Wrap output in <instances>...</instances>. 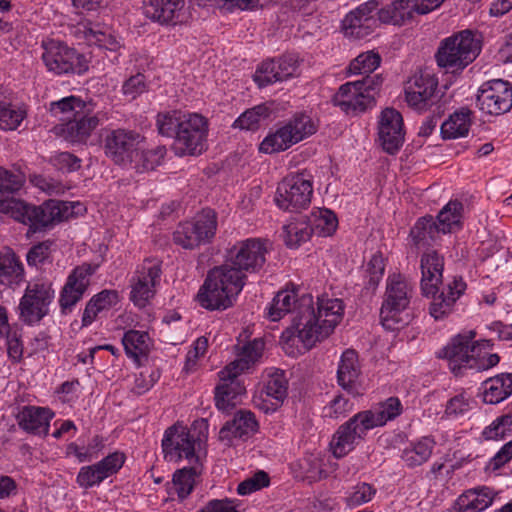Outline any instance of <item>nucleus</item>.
<instances>
[{"label":"nucleus","mask_w":512,"mask_h":512,"mask_svg":"<svg viewBox=\"0 0 512 512\" xmlns=\"http://www.w3.org/2000/svg\"><path fill=\"white\" fill-rule=\"evenodd\" d=\"M25 175L21 171L0 167V212L9 214L16 221L28 225L33 231L67 220L73 213L69 202L49 200L41 206H35L15 199L13 195L25 184Z\"/></svg>","instance_id":"obj_1"},{"label":"nucleus","mask_w":512,"mask_h":512,"mask_svg":"<svg viewBox=\"0 0 512 512\" xmlns=\"http://www.w3.org/2000/svg\"><path fill=\"white\" fill-rule=\"evenodd\" d=\"M298 313L295 322L298 342L301 351H307L331 335L342 320L344 305L341 299L322 296L318 298L315 307L313 297L303 294Z\"/></svg>","instance_id":"obj_2"},{"label":"nucleus","mask_w":512,"mask_h":512,"mask_svg":"<svg viewBox=\"0 0 512 512\" xmlns=\"http://www.w3.org/2000/svg\"><path fill=\"white\" fill-rule=\"evenodd\" d=\"M156 126L159 134L174 139L171 148L177 156H198L207 148L208 121L198 113H158Z\"/></svg>","instance_id":"obj_3"},{"label":"nucleus","mask_w":512,"mask_h":512,"mask_svg":"<svg viewBox=\"0 0 512 512\" xmlns=\"http://www.w3.org/2000/svg\"><path fill=\"white\" fill-rule=\"evenodd\" d=\"M475 336L474 330L464 331L454 336L443 348L440 357L448 361L449 368L454 375H461L466 369L488 370L499 363L498 354L485 352L492 349L491 341H475Z\"/></svg>","instance_id":"obj_4"},{"label":"nucleus","mask_w":512,"mask_h":512,"mask_svg":"<svg viewBox=\"0 0 512 512\" xmlns=\"http://www.w3.org/2000/svg\"><path fill=\"white\" fill-rule=\"evenodd\" d=\"M246 276L229 263L209 271L198 292V301L208 310H225L232 306L245 285Z\"/></svg>","instance_id":"obj_5"},{"label":"nucleus","mask_w":512,"mask_h":512,"mask_svg":"<svg viewBox=\"0 0 512 512\" xmlns=\"http://www.w3.org/2000/svg\"><path fill=\"white\" fill-rule=\"evenodd\" d=\"M481 49L480 36L470 30H463L442 40L435 58L438 66L456 72L472 63Z\"/></svg>","instance_id":"obj_6"},{"label":"nucleus","mask_w":512,"mask_h":512,"mask_svg":"<svg viewBox=\"0 0 512 512\" xmlns=\"http://www.w3.org/2000/svg\"><path fill=\"white\" fill-rule=\"evenodd\" d=\"M380 75L366 76L361 80L341 85L333 96V103L346 114L357 115L375 105V95L382 85Z\"/></svg>","instance_id":"obj_7"},{"label":"nucleus","mask_w":512,"mask_h":512,"mask_svg":"<svg viewBox=\"0 0 512 512\" xmlns=\"http://www.w3.org/2000/svg\"><path fill=\"white\" fill-rule=\"evenodd\" d=\"M302 295H299L297 289H284L279 291L273 298L268 308V318L271 321H278L288 313H293L292 325L287 328L281 335V343L283 349L287 354L294 355L295 352L292 350L294 346L297 348V352L301 353V348L298 344V329L296 326V319L299 316V306L302 300Z\"/></svg>","instance_id":"obj_8"},{"label":"nucleus","mask_w":512,"mask_h":512,"mask_svg":"<svg viewBox=\"0 0 512 512\" xmlns=\"http://www.w3.org/2000/svg\"><path fill=\"white\" fill-rule=\"evenodd\" d=\"M412 291V285L401 274L388 276L385 298L380 310L381 322L386 330L398 329V315L408 307Z\"/></svg>","instance_id":"obj_9"},{"label":"nucleus","mask_w":512,"mask_h":512,"mask_svg":"<svg viewBox=\"0 0 512 512\" xmlns=\"http://www.w3.org/2000/svg\"><path fill=\"white\" fill-rule=\"evenodd\" d=\"M144 137L130 129H107L103 135L104 154L114 164L126 166L139 155Z\"/></svg>","instance_id":"obj_10"},{"label":"nucleus","mask_w":512,"mask_h":512,"mask_svg":"<svg viewBox=\"0 0 512 512\" xmlns=\"http://www.w3.org/2000/svg\"><path fill=\"white\" fill-rule=\"evenodd\" d=\"M217 216L211 209L202 210L193 220L180 223L173 233L174 243L184 249H194L215 236Z\"/></svg>","instance_id":"obj_11"},{"label":"nucleus","mask_w":512,"mask_h":512,"mask_svg":"<svg viewBox=\"0 0 512 512\" xmlns=\"http://www.w3.org/2000/svg\"><path fill=\"white\" fill-rule=\"evenodd\" d=\"M312 194L311 175L304 172L291 174L278 185L275 202L280 209L296 211L309 206Z\"/></svg>","instance_id":"obj_12"},{"label":"nucleus","mask_w":512,"mask_h":512,"mask_svg":"<svg viewBox=\"0 0 512 512\" xmlns=\"http://www.w3.org/2000/svg\"><path fill=\"white\" fill-rule=\"evenodd\" d=\"M54 297L55 291L51 282L38 280L29 284L20 299V319L29 325L39 322L48 314Z\"/></svg>","instance_id":"obj_13"},{"label":"nucleus","mask_w":512,"mask_h":512,"mask_svg":"<svg viewBox=\"0 0 512 512\" xmlns=\"http://www.w3.org/2000/svg\"><path fill=\"white\" fill-rule=\"evenodd\" d=\"M43 49V62L47 69L55 74H81L88 69L85 56L62 42H44Z\"/></svg>","instance_id":"obj_14"},{"label":"nucleus","mask_w":512,"mask_h":512,"mask_svg":"<svg viewBox=\"0 0 512 512\" xmlns=\"http://www.w3.org/2000/svg\"><path fill=\"white\" fill-rule=\"evenodd\" d=\"M268 240L248 238L238 241L228 252L227 263L240 273H256L266 262Z\"/></svg>","instance_id":"obj_15"},{"label":"nucleus","mask_w":512,"mask_h":512,"mask_svg":"<svg viewBox=\"0 0 512 512\" xmlns=\"http://www.w3.org/2000/svg\"><path fill=\"white\" fill-rule=\"evenodd\" d=\"M476 106L487 115L498 116L512 108V85L502 79L484 82L478 89Z\"/></svg>","instance_id":"obj_16"},{"label":"nucleus","mask_w":512,"mask_h":512,"mask_svg":"<svg viewBox=\"0 0 512 512\" xmlns=\"http://www.w3.org/2000/svg\"><path fill=\"white\" fill-rule=\"evenodd\" d=\"M195 449L196 439L185 426L175 424L165 431L162 450L167 461L179 462L186 459L190 463H198Z\"/></svg>","instance_id":"obj_17"},{"label":"nucleus","mask_w":512,"mask_h":512,"mask_svg":"<svg viewBox=\"0 0 512 512\" xmlns=\"http://www.w3.org/2000/svg\"><path fill=\"white\" fill-rule=\"evenodd\" d=\"M160 275L161 264L157 259H146L138 266L130 281V300L135 306L143 308L154 297Z\"/></svg>","instance_id":"obj_18"},{"label":"nucleus","mask_w":512,"mask_h":512,"mask_svg":"<svg viewBox=\"0 0 512 512\" xmlns=\"http://www.w3.org/2000/svg\"><path fill=\"white\" fill-rule=\"evenodd\" d=\"M97 266L84 263L75 267L68 275L58 299L61 314L71 313L80 302L90 285V277L95 273Z\"/></svg>","instance_id":"obj_19"},{"label":"nucleus","mask_w":512,"mask_h":512,"mask_svg":"<svg viewBox=\"0 0 512 512\" xmlns=\"http://www.w3.org/2000/svg\"><path fill=\"white\" fill-rule=\"evenodd\" d=\"M379 2L369 0L349 12L342 21V30L347 38L361 40L369 36L378 26Z\"/></svg>","instance_id":"obj_20"},{"label":"nucleus","mask_w":512,"mask_h":512,"mask_svg":"<svg viewBox=\"0 0 512 512\" xmlns=\"http://www.w3.org/2000/svg\"><path fill=\"white\" fill-rule=\"evenodd\" d=\"M122 452H113L95 464L80 468L76 483L83 489L99 486L105 479L115 475L125 463Z\"/></svg>","instance_id":"obj_21"},{"label":"nucleus","mask_w":512,"mask_h":512,"mask_svg":"<svg viewBox=\"0 0 512 512\" xmlns=\"http://www.w3.org/2000/svg\"><path fill=\"white\" fill-rule=\"evenodd\" d=\"M71 33L78 40L84 41L89 45H96L99 48L106 49L115 53L112 62L118 61L119 51L122 48L120 40L108 31L103 25L93 23L88 19L79 21L71 28Z\"/></svg>","instance_id":"obj_22"},{"label":"nucleus","mask_w":512,"mask_h":512,"mask_svg":"<svg viewBox=\"0 0 512 512\" xmlns=\"http://www.w3.org/2000/svg\"><path fill=\"white\" fill-rule=\"evenodd\" d=\"M438 79L428 72L414 74L405 85V100L408 106L418 111L427 110L435 99Z\"/></svg>","instance_id":"obj_23"},{"label":"nucleus","mask_w":512,"mask_h":512,"mask_svg":"<svg viewBox=\"0 0 512 512\" xmlns=\"http://www.w3.org/2000/svg\"><path fill=\"white\" fill-rule=\"evenodd\" d=\"M370 426L364 422V417L359 412L342 424L335 432L330 443L335 457L341 458L347 455L364 438Z\"/></svg>","instance_id":"obj_24"},{"label":"nucleus","mask_w":512,"mask_h":512,"mask_svg":"<svg viewBox=\"0 0 512 512\" xmlns=\"http://www.w3.org/2000/svg\"><path fill=\"white\" fill-rule=\"evenodd\" d=\"M403 118L394 108L384 109L378 119V138L384 151L395 154L404 143Z\"/></svg>","instance_id":"obj_25"},{"label":"nucleus","mask_w":512,"mask_h":512,"mask_svg":"<svg viewBox=\"0 0 512 512\" xmlns=\"http://www.w3.org/2000/svg\"><path fill=\"white\" fill-rule=\"evenodd\" d=\"M362 372L358 354L353 349H346L339 360L337 383L347 393L356 397L363 394Z\"/></svg>","instance_id":"obj_26"},{"label":"nucleus","mask_w":512,"mask_h":512,"mask_svg":"<svg viewBox=\"0 0 512 512\" xmlns=\"http://www.w3.org/2000/svg\"><path fill=\"white\" fill-rule=\"evenodd\" d=\"M466 283L461 277L454 278L449 282L443 290L438 293L430 294L432 301L429 307V313L435 320H443L448 317L454 310L456 301L466 290Z\"/></svg>","instance_id":"obj_27"},{"label":"nucleus","mask_w":512,"mask_h":512,"mask_svg":"<svg viewBox=\"0 0 512 512\" xmlns=\"http://www.w3.org/2000/svg\"><path fill=\"white\" fill-rule=\"evenodd\" d=\"M186 0H149L144 4V15L160 24H177L185 16Z\"/></svg>","instance_id":"obj_28"},{"label":"nucleus","mask_w":512,"mask_h":512,"mask_svg":"<svg viewBox=\"0 0 512 512\" xmlns=\"http://www.w3.org/2000/svg\"><path fill=\"white\" fill-rule=\"evenodd\" d=\"M240 374L236 370H230L229 375H223L222 370L218 373L220 383L215 388V404L219 410H231L245 393V387L238 379Z\"/></svg>","instance_id":"obj_29"},{"label":"nucleus","mask_w":512,"mask_h":512,"mask_svg":"<svg viewBox=\"0 0 512 512\" xmlns=\"http://www.w3.org/2000/svg\"><path fill=\"white\" fill-rule=\"evenodd\" d=\"M444 259L436 251L431 250L421 257V290L424 296L436 293L442 283Z\"/></svg>","instance_id":"obj_30"},{"label":"nucleus","mask_w":512,"mask_h":512,"mask_svg":"<svg viewBox=\"0 0 512 512\" xmlns=\"http://www.w3.org/2000/svg\"><path fill=\"white\" fill-rule=\"evenodd\" d=\"M258 422L254 413L249 410H239L232 420L225 423L219 431V439L230 444L233 438H246L258 430Z\"/></svg>","instance_id":"obj_31"},{"label":"nucleus","mask_w":512,"mask_h":512,"mask_svg":"<svg viewBox=\"0 0 512 512\" xmlns=\"http://www.w3.org/2000/svg\"><path fill=\"white\" fill-rule=\"evenodd\" d=\"M54 413L45 407L25 406L17 415L21 429L35 435H47Z\"/></svg>","instance_id":"obj_32"},{"label":"nucleus","mask_w":512,"mask_h":512,"mask_svg":"<svg viewBox=\"0 0 512 512\" xmlns=\"http://www.w3.org/2000/svg\"><path fill=\"white\" fill-rule=\"evenodd\" d=\"M99 123V118L91 114V109L88 106L81 115L63 124L62 131L71 142H85Z\"/></svg>","instance_id":"obj_33"},{"label":"nucleus","mask_w":512,"mask_h":512,"mask_svg":"<svg viewBox=\"0 0 512 512\" xmlns=\"http://www.w3.org/2000/svg\"><path fill=\"white\" fill-rule=\"evenodd\" d=\"M25 271L19 257L11 250L0 251V286L12 288L20 285Z\"/></svg>","instance_id":"obj_34"},{"label":"nucleus","mask_w":512,"mask_h":512,"mask_svg":"<svg viewBox=\"0 0 512 512\" xmlns=\"http://www.w3.org/2000/svg\"><path fill=\"white\" fill-rule=\"evenodd\" d=\"M494 492L488 487H481L462 494L456 500L452 512H481L494 500Z\"/></svg>","instance_id":"obj_35"},{"label":"nucleus","mask_w":512,"mask_h":512,"mask_svg":"<svg viewBox=\"0 0 512 512\" xmlns=\"http://www.w3.org/2000/svg\"><path fill=\"white\" fill-rule=\"evenodd\" d=\"M512 395V373H501L482 383V397L487 404H497Z\"/></svg>","instance_id":"obj_36"},{"label":"nucleus","mask_w":512,"mask_h":512,"mask_svg":"<svg viewBox=\"0 0 512 512\" xmlns=\"http://www.w3.org/2000/svg\"><path fill=\"white\" fill-rule=\"evenodd\" d=\"M122 344L126 355L140 365L147 358L152 342L147 332L131 329L124 333Z\"/></svg>","instance_id":"obj_37"},{"label":"nucleus","mask_w":512,"mask_h":512,"mask_svg":"<svg viewBox=\"0 0 512 512\" xmlns=\"http://www.w3.org/2000/svg\"><path fill=\"white\" fill-rule=\"evenodd\" d=\"M402 409L401 401L397 397H390L380 403L377 409L366 410L360 413L364 417V422L373 429L378 426H383L388 421L398 417L402 413Z\"/></svg>","instance_id":"obj_38"},{"label":"nucleus","mask_w":512,"mask_h":512,"mask_svg":"<svg viewBox=\"0 0 512 512\" xmlns=\"http://www.w3.org/2000/svg\"><path fill=\"white\" fill-rule=\"evenodd\" d=\"M264 342L262 339H254L245 344L237 355V358L222 369L223 375H229L230 370L243 373L254 365L262 356Z\"/></svg>","instance_id":"obj_39"},{"label":"nucleus","mask_w":512,"mask_h":512,"mask_svg":"<svg viewBox=\"0 0 512 512\" xmlns=\"http://www.w3.org/2000/svg\"><path fill=\"white\" fill-rule=\"evenodd\" d=\"M288 381L285 377L284 371L274 369L268 373V380L265 385V401L271 403V407H263L266 412L269 410L275 411L280 407L288 394Z\"/></svg>","instance_id":"obj_40"},{"label":"nucleus","mask_w":512,"mask_h":512,"mask_svg":"<svg viewBox=\"0 0 512 512\" xmlns=\"http://www.w3.org/2000/svg\"><path fill=\"white\" fill-rule=\"evenodd\" d=\"M119 302V295L116 290H102L94 295L86 304L82 315V325L89 326L96 319L97 315L111 309Z\"/></svg>","instance_id":"obj_41"},{"label":"nucleus","mask_w":512,"mask_h":512,"mask_svg":"<svg viewBox=\"0 0 512 512\" xmlns=\"http://www.w3.org/2000/svg\"><path fill=\"white\" fill-rule=\"evenodd\" d=\"M313 234V228L307 216H297L290 219L283 226L285 244L290 248H297L308 241Z\"/></svg>","instance_id":"obj_42"},{"label":"nucleus","mask_w":512,"mask_h":512,"mask_svg":"<svg viewBox=\"0 0 512 512\" xmlns=\"http://www.w3.org/2000/svg\"><path fill=\"white\" fill-rule=\"evenodd\" d=\"M472 112L468 108H461L449 116L441 125V134L444 139H456L467 136L471 123Z\"/></svg>","instance_id":"obj_43"},{"label":"nucleus","mask_w":512,"mask_h":512,"mask_svg":"<svg viewBox=\"0 0 512 512\" xmlns=\"http://www.w3.org/2000/svg\"><path fill=\"white\" fill-rule=\"evenodd\" d=\"M463 204L457 200L449 201L438 213L436 225L441 233H453L461 229Z\"/></svg>","instance_id":"obj_44"},{"label":"nucleus","mask_w":512,"mask_h":512,"mask_svg":"<svg viewBox=\"0 0 512 512\" xmlns=\"http://www.w3.org/2000/svg\"><path fill=\"white\" fill-rule=\"evenodd\" d=\"M415 12L413 0H395L384 8H378L379 20L382 23L401 24L411 19Z\"/></svg>","instance_id":"obj_45"},{"label":"nucleus","mask_w":512,"mask_h":512,"mask_svg":"<svg viewBox=\"0 0 512 512\" xmlns=\"http://www.w3.org/2000/svg\"><path fill=\"white\" fill-rule=\"evenodd\" d=\"M88 105L76 96L62 98L50 104V112L58 120L67 123L85 112Z\"/></svg>","instance_id":"obj_46"},{"label":"nucleus","mask_w":512,"mask_h":512,"mask_svg":"<svg viewBox=\"0 0 512 512\" xmlns=\"http://www.w3.org/2000/svg\"><path fill=\"white\" fill-rule=\"evenodd\" d=\"M440 233L433 217L426 216L417 220L410 231V236L416 246L424 247L431 245Z\"/></svg>","instance_id":"obj_47"},{"label":"nucleus","mask_w":512,"mask_h":512,"mask_svg":"<svg viewBox=\"0 0 512 512\" xmlns=\"http://www.w3.org/2000/svg\"><path fill=\"white\" fill-rule=\"evenodd\" d=\"M435 442L429 437H423L411 443L402 452V459L409 467L420 466L430 458Z\"/></svg>","instance_id":"obj_48"},{"label":"nucleus","mask_w":512,"mask_h":512,"mask_svg":"<svg viewBox=\"0 0 512 512\" xmlns=\"http://www.w3.org/2000/svg\"><path fill=\"white\" fill-rule=\"evenodd\" d=\"M296 144L291 131L286 124L279 127L275 132L269 133L260 143L259 150L265 154H273L285 151Z\"/></svg>","instance_id":"obj_49"},{"label":"nucleus","mask_w":512,"mask_h":512,"mask_svg":"<svg viewBox=\"0 0 512 512\" xmlns=\"http://www.w3.org/2000/svg\"><path fill=\"white\" fill-rule=\"evenodd\" d=\"M307 219L313 228V233L319 236L332 235L338 226L335 213L325 208L313 210Z\"/></svg>","instance_id":"obj_50"},{"label":"nucleus","mask_w":512,"mask_h":512,"mask_svg":"<svg viewBox=\"0 0 512 512\" xmlns=\"http://www.w3.org/2000/svg\"><path fill=\"white\" fill-rule=\"evenodd\" d=\"M271 111L267 103L256 105L243 112L234 121L233 127L241 130H256L260 127V124L269 117Z\"/></svg>","instance_id":"obj_51"},{"label":"nucleus","mask_w":512,"mask_h":512,"mask_svg":"<svg viewBox=\"0 0 512 512\" xmlns=\"http://www.w3.org/2000/svg\"><path fill=\"white\" fill-rule=\"evenodd\" d=\"M199 474L197 467H183L174 472L172 484L178 498L183 501L194 489L196 477Z\"/></svg>","instance_id":"obj_52"},{"label":"nucleus","mask_w":512,"mask_h":512,"mask_svg":"<svg viewBox=\"0 0 512 512\" xmlns=\"http://www.w3.org/2000/svg\"><path fill=\"white\" fill-rule=\"evenodd\" d=\"M285 124L288 130L291 131L295 143L311 136L317 130V126L312 118L304 113L295 114Z\"/></svg>","instance_id":"obj_53"},{"label":"nucleus","mask_w":512,"mask_h":512,"mask_svg":"<svg viewBox=\"0 0 512 512\" xmlns=\"http://www.w3.org/2000/svg\"><path fill=\"white\" fill-rule=\"evenodd\" d=\"M26 110L15 105L0 102V129L16 130L26 118Z\"/></svg>","instance_id":"obj_54"},{"label":"nucleus","mask_w":512,"mask_h":512,"mask_svg":"<svg viewBox=\"0 0 512 512\" xmlns=\"http://www.w3.org/2000/svg\"><path fill=\"white\" fill-rule=\"evenodd\" d=\"M381 57L378 53L368 51L360 54L349 65L348 71L353 75L370 74L380 65Z\"/></svg>","instance_id":"obj_55"},{"label":"nucleus","mask_w":512,"mask_h":512,"mask_svg":"<svg viewBox=\"0 0 512 512\" xmlns=\"http://www.w3.org/2000/svg\"><path fill=\"white\" fill-rule=\"evenodd\" d=\"M254 81L259 87H265L270 84L283 81L275 59L263 61L257 67L254 74Z\"/></svg>","instance_id":"obj_56"},{"label":"nucleus","mask_w":512,"mask_h":512,"mask_svg":"<svg viewBox=\"0 0 512 512\" xmlns=\"http://www.w3.org/2000/svg\"><path fill=\"white\" fill-rule=\"evenodd\" d=\"M376 492L377 490L373 485L361 482L351 488V491L345 498V502L348 507L354 508L371 501Z\"/></svg>","instance_id":"obj_57"},{"label":"nucleus","mask_w":512,"mask_h":512,"mask_svg":"<svg viewBox=\"0 0 512 512\" xmlns=\"http://www.w3.org/2000/svg\"><path fill=\"white\" fill-rule=\"evenodd\" d=\"M166 155V148L164 146H158L154 149L142 151L138 156L139 162L137 166L142 171L154 170L159 166Z\"/></svg>","instance_id":"obj_58"},{"label":"nucleus","mask_w":512,"mask_h":512,"mask_svg":"<svg viewBox=\"0 0 512 512\" xmlns=\"http://www.w3.org/2000/svg\"><path fill=\"white\" fill-rule=\"evenodd\" d=\"M208 348V339L204 336L197 338L186 355L183 370L190 373L196 369L198 359L205 355Z\"/></svg>","instance_id":"obj_59"},{"label":"nucleus","mask_w":512,"mask_h":512,"mask_svg":"<svg viewBox=\"0 0 512 512\" xmlns=\"http://www.w3.org/2000/svg\"><path fill=\"white\" fill-rule=\"evenodd\" d=\"M353 406V402L344 395L339 394L324 408L325 416L330 418L345 417L353 410Z\"/></svg>","instance_id":"obj_60"},{"label":"nucleus","mask_w":512,"mask_h":512,"mask_svg":"<svg viewBox=\"0 0 512 512\" xmlns=\"http://www.w3.org/2000/svg\"><path fill=\"white\" fill-rule=\"evenodd\" d=\"M275 62L283 81L296 77L299 74L300 60L297 55L284 54L275 59Z\"/></svg>","instance_id":"obj_61"},{"label":"nucleus","mask_w":512,"mask_h":512,"mask_svg":"<svg viewBox=\"0 0 512 512\" xmlns=\"http://www.w3.org/2000/svg\"><path fill=\"white\" fill-rule=\"evenodd\" d=\"M270 479L266 472L258 471L252 477L242 481L238 487L237 492L239 495H249L257 490H260L269 485Z\"/></svg>","instance_id":"obj_62"},{"label":"nucleus","mask_w":512,"mask_h":512,"mask_svg":"<svg viewBox=\"0 0 512 512\" xmlns=\"http://www.w3.org/2000/svg\"><path fill=\"white\" fill-rule=\"evenodd\" d=\"M385 271V259L381 253L372 255L367 263L368 284L371 288H375L382 279Z\"/></svg>","instance_id":"obj_63"},{"label":"nucleus","mask_w":512,"mask_h":512,"mask_svg":"<svg viewBox=\"0 0 512 512\" xmlns=\"http://www.w3.org/2000/svg\"><path fill=\"white\" fill-rule=\"evenodd\" d=\"M146 90V79L141 73L131 76L122 85V93L130 100L136 99L138 96L146 92Z\"/></svg>","instance_id":"obj_64"}]
</instances>
